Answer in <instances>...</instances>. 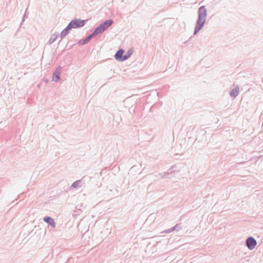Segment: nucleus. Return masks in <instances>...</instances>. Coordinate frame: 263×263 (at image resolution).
Listing matches in <instances>:
<instances>
[{
    "label": "nucleus",
    "instance_id": "1",
    "mask_svg": "<svg viewBox=\"0 0 263 263\" xmlns=\"http://www.w3.org/2000/svg\"><path fill=\"white\" fill-rule=\"evenodd\" d=\"M198 17L194 34H196L203 27L206 18L207 12L205 6H202L198 9Z\"/></svg>",
    "mask_w": 263,
    "mask_h": 263
},
{
    "label": "nucleus",
    "instance_id": "2",
    "mask_svg": "<svg viewBox=\"0 0 263 263\" xmlns=\"http://www.w3.org/2000/svg\"><path fill=\"white\" fill-rule=\"evenodd\" d=\"M133 53L131 50H118L115 54L116 60L123 61L127 58Z\"/></svg>",
    "mask_w": 263,
    "mask_h": 263
},
{
    "label": "nucleus",
    "instance_id": "3",
    "mask_svg": "<svg viewBox=\"0 0 263 263\" xmlns=\"http://www.w3.org/2000/svg\"><path fill=\"white\" fill-rule=\"evenodd\" d=\"M86 20H80L79 19H74L72 20L68 25V28H78L79 27H83Z\"/></svg>",
    "mask_w": 263,
    "mask_h": 263
},
{
    "label": "nucleus",
    "instance_id": "4",
    "mask_svg": "<svg viewBox=\"0 0 263 263\" xmlns=\"http://www.w3.org/2000/svg\"><path fill=\"white\" fill-rule=\"evenodd\" d=\"M247 246L250 249H253L256 245V240L252 237H249L246 241Z\"/></svg>",
    "mask_w": 263,
    "mask_h": 263
},
{
    "label": "nucleus",
    "instance_id": "5",
    "mask_svg": "<svg viewBox=\"0 0 263 263\" xmlns=\"http://www.w3.org/2000/svg\"><path fill=\"white\" fill-rule=\"evenodd\" d=\"M112 23V21L111 20H108L101 23L99 26L104 31L106 30L110 26H111Z\"/></svg>",
    "mask_w": 263,
    "mask_h": 263
},
{
    "label": "nucleus",
    "instance_id": "6",
    "mask_svg": "<svg viewBox=\"0 0 263 263\" xmlns=\"http://www.w3.org/2000/svg\"><path fill=\"white\" fill-rule=\"evenodd\" d=\"M61 67H59L54 72L52 77V80L54 81H58L60 80V74L61 73Z\"/></svg>",
    "mask_w": 263,
    "mask_h": 263
},
{
    "label": "nucleus",
    "instance_id": "7",
    "mask_svg": "<svg viewBox=\"0 0 263 263\" xmlns=\"http://www.w3.org/2000/svg\"><path fill=\"white\" fill-rule=\"evenodd\" d=\"M44 221L50 224L53 228H54L55 226L54 220L50 217H45L44 218Z\"/></svg>",
    "mask_w": 263,
    "mask_h": 263
},
{
    "label": "nucleus",
    "instance_id": "8",
    "mask_svg": "<svg viewBox=\"0 0 263 263\" xmlns=\"http://www.w3.org/2000/svg\"><path fill=\"white\" fill-rule=\"evenodd\" d=\"M92 37V36L91 34H90L89 35L87 36L86 38L80 40L79 42V44L80 45L86 44L87 43H88V42L90 40V39H91Z\"/></svg>",
    "mask_w": 263,
    "mask_h": 263
},
{
    "label": "nucleus",
    "instance_id": "9",
    "mask_svg": "<svg viewBox=\"0 0 263 263\" xmlns=\"http://www.w3.org/2000/svg\"><path fill=\"white\" fill-rule=\"evenodd\" d=\"M103 32V30L102 29L101 27L100 26H99L95 29V30L93 31V32H92V33L91 35L93 36L95 35L99 34Z\"/></svg>",
    "mask_w": 263,
    "mask_h": 263
},
{
    "label": "nucleus",
    "instance_id": "10",
    "mask_svg": "<svg viewBox=\"0 0 263 263\" xmlns=\"http://www.w3.org/2000/svg\"><path fill=\"white\" fill-rule=\"evenodd\" d=\"M70 29V28H68V25L61 32L60 34V37L61 39L65 37L66 35L68 33L69 30Z\"/></svg>",
    "mask_w": 263,
    "mask_h": 263
},
{
    "label": "nucleus",
    "instance_id": "11",
    "mask_svg": "<svg viewBox=\"0 0 263 263\" xmlns=\"http://www.w3.org/2000/svg\"><path fill=\"white\" fill-rule=\"evenodd\" d=\"M58 36H59L58 34H52L49 41H48V43L49 44H51L52 43H53L56 40V39L58 38Z\"/></svg>",
    "mask_w": 263,
    "mask_h": 263
},
{
    "label": "nucleus",
    "instance_id": "12",
    "mask_svg": "<svg viewBox=\"0 0 263 263\" xmlns=\"http://www.w3.org/2000/svg\"><path fill=\"white\" fill-rule=\"evenodd\" d=\"M238 91L237 90V89H235V90H232V92H231V96H236L238 95Z\"/></svg>",
    "mask_w": 263,
    "mask_h": 263
},
{
    "label": "nucleus",
    "instance_id": "13",
    "mask_svg": "<svg viewBox=\"0 0 263 263\" xmlns=\"http://www.w3.org/2000/svg\"><path fill=\"white\" fill-rule=\"evenodd\" d=\"M77 184V182H74L72 184V186L73 187L76 186V184Z\"/></svg>",
    "mask_w": 263,
    "mask_h": 263
}]
</instances>
